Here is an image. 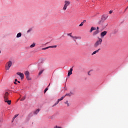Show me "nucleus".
<instances>
[{
	"mask_svg": "<svg viewBox=\"0 0 128 128\" xmlns=\"http://www.w3.org/2000/svg\"><path fill=\"white\" fill-rule=\"evenodd\" d=\"M8 92H5L4 93V102H7V104H12V100H8Z\"/></svg>",
	"mask_w": 128,
	"mask_h": 128,
	"instance_id": "1",
	"label": "nucleus"
},
{
	"mask_svg": "<svg viewBox=\"0 0 128 128\" xmlns=\"http://www.w3.org/2000/svg\"><path fill=\"white\" fill-rule=\"evenodd\" d=\"M12 66V60L8 61L6 64V70H8L10 68V66Z\"/></svg>",
	"mask_w": 128,
	"mask_h": 128,
	"instance_id": "2",
	"label": "nucleus"
},
{
	"mask_svg": "<svg viewBox=\"0 0 128 128\" xmlns=\"http://www.w3.org/2000/svg\"><path fill=\"white\" fill-rule=\"evenodd\" d=\"M102 39L98 38V40H97L94 44V48H98L100 44H102Z\"/></svg>",
	"mask_w": 128,
	"mask_h": 128,
	"instance_id": "3",
	"label": "nucleus"
},
{
	"mask_svg": "<svg viewBox=\"0 0 128 128\" xmlns=\"http://www.w3.org/2000/svg\"><path fill=\"white\" fill-rule=\"evenodd\" d=\"M64 4H64V8H63L64 10H66V8H68V6L70 4V1L66 0L64 2Z\"/></svg>",
	"mask_w": 128,
	"mask_h": 128,
	"instance_id": "4",
	"label": "nucleus"
},
{
	"mask_svg": "<svg viewBox=\"0 0 128 128\" xmlns=\"http://www.w3.org/2000/svg\"><path fill=\"white\" fill-rule=\"evenodd\" d=\"M24 74L26 76V80H32V78H30V72H28V71H26L24 72Z\"/></svg>",
	"mask_w": 128,
	"mask_h": 128,
	"instance_id": "5",
	"label": "nucleus"
},
{
	"mask_svg": "<svg viewBox=\"0 0 128 128\" xmlns=\"http://www.w3.org/2000/svg\"><path fill=\"white\" fill-rule=\"evenodd\" d=\"M108 18V14H103L102 17V20H106V18Z\"/></svg>",
	"mask_w": 128,
	"mask_h": 128,
	"instance_id": "6",
	"label": "nucleus"
},
{
	"mask_svg": "<svg viewBox=\"0 0 128 128\" xmlns=\"http://www.w3.org/2000/svg\"><path fill=\"white\" fill-rule=\"evenodd\" d=\"M16 74H18V76H19L21 78V80H24V74L20 72H16Z\"/></svg>",
	"mask_w": 128,
	"mask_h": 128,
	"instance_id": "7",
	"label": "nucleus"
},
{
	"mask_svg": "<svg viewBox=\"0 0 128 128\" xmlns=\"http://www.w3.org/2000/svg\"><path fill=\"white\" fill-rule=\"evenodd\" d=\"M106 34H108L107 31H104L100 33V37L102 38L105 36H106Z\"/></svg>",
	"mask_w": 128,
	"mask_h": 128,
	"instance_id": "8",
	"label": "nucleus"
},
{
	"mask_svg": "<svg viewBox=\"0 0 128 128\" xmlns=\"http://www.w3.org/2000/svg\"><path fill=\"white\" fill-rule=\"evenodd\" d=\"M72 74V68H70V70L68 72V76H70Z\"/></svg>",
	"mask_w": 128,
	"mask_h": 128,
	"instance_id": "9",
	"label": "nucleus"
},
{
	"mask_svg": "<svg viewBox=\"0 0 128 128\" xmlns=\"http://www.w3.org/2000/svg\"><path fill=\"white\" fill-rule=\"evenodd\" d=\"M40 108L37 109L35 111H34L33 112V114L35 115L38 114L40 112Z\"/></svg>",
	"mask_w": 128,
	"mask_h": 128,
	"instance_id": "10",
	"label": "nucleus"
},
{
	"mask_svg": "<svg viewBox=\"0 0 128 128\" xmlns=\"http://www.w3.org/2000/svg\"><path fill=\"white\" fill-rule=\"evenodd\" d=\"M100 48H99L95 51H94L92 54V56H94V54H96L97 52H100Z\"/></svg>",
	"mask_w": 128,
	"mask_h": 128,
	"instance_id": "11",
	"label": "nucleus"
},
{
	"mask_svg": "<svg viewBox=\"0 0 128 128\" xmlns=\"http://www.w3.org/2000/svg\"><path fill=\"white\" fill-rule=\"evenodd\" d=\"M100 34V31H97L96 30L95 32H94L92 36H96V34Z\"/></svg>",
	"mask_w": 128,
	"mask_h": 128,
	"instance_id": "12",
	"label": "nucleus"
},
{
	"mask_svg": "<svg viewBox=\"0 0 128 128\" xmlns=\"http://www.w3.org/2000/svg\"><path fill=\"white\" fill-rule=\"evenodd\" d=\"M96 30V28L92 26L90 30V32H92L93 30Z\"/></svg>",
	"mask_w": 128,
	"mask_h": 128,
	"instance_id": "13",
	"label": "nucleus"
},
{
	"mask_svg": "<svg viewBox=\"0 0 128 128\" xmlns=\"http://www.w3.org/2000/svg\"><path fill=\"white\" fill-rule=\"evenodd\" d=\"M72 94V92H71L70 93L66 94V95H65V96H70Z\"/></svg>",
	"mask_w": 128,
	"mask_h": 128,
	"instance_id": "14",
	"label": "nucleus"
},
{
	"mask_svg": "<svg viewBox=\"0 0 128 128\" xmlns=\"http://www.w3.org/2000/svg\"><path fill=\"white\" fill-rule=\"evenodd\" d=\"M20 36H22V33L21 32L18 33L16 35L17 38H20Z\"/></svg>",
	"mask_w": 128,
	"mask_h": 128,
	"instance_id": "15",
	"label": "nucleus"
},
{
	"mask_svg": "<svg viewBox=\"0 0 128 128\" xmlns=\"http://www.w3.org/2000/svg\"><path fill=\"white\" fill-rule=\"evenodd\" d=\"M44 72V69H42V70H40L38 73V76H40V74H42Z\"/></svg>",
	"mask_w": 128,
	"mask_h": 128,
	"instance_id": "16",
	"label": "nucleus"
},
{
	"mask_svg": "<svg viewBox=\"0 0 128 128\" xmlns=\"http://www.w3.org/2000/svg\"><path fill=\"white\" fill-rule=\"evenodd\" d=\"M36 46V43H33L30 46V48H32Z\"/></svg>",
	"mask_w": 128,
	"mask_h": 128,
	"instance_id": "17",
	"label": "nucleus"
},
{
	"mask_svg": "<svg viewBox=\"0 0 128 128\" xmlns=\"http://www.w3.org/2000/svg\"><path fill=\"white\" fill-rule=\"evenodd\" d=\"M72 38H73L74 40H78V36H72Z\"/></svg>",
	"mask_w": 128,
	"mask_h": 128,
	"instance_id": "18",
	"label": "nucleus"
},
{
	"mask_svg": "<svg viewBox=\"0 0 128 128\" xmlns=\"http://www.w3.org/2000/svg\"><path fill=\"white\" fill-rule=\"evenodd\" d=\"M56 45H55V46H49V48H56Z\"/></svg>",
	"mask_w": 128,
	"mask_h": 128,
	"instance_id": "19",
	"label": "nucleus"
},
{
	"mask_svg": "<svg viewBox=\"0 0 128 128\" xmlns=\"http://www.w3.org/2000/svg\"><path fill=\"white\" fill-rule=\"evenodd\" d=\"M26 96H23L21 99H20V100L21 101H23V100H26Z\"/></svg>",
	"mask_w": 128,
	"mask_h": 128,
	"instance_id": "20",
	"label": "nucleus"
},
{
	"mask_svg": "<svg viewBox=\"0 0 128 128\" xmlns=\"http://www.w3.org/2000/svg\"><path fill=\"white\" fill-rule=\"evenodd\" d=\"M32 30V28H30L28 31H27V34H28Z\"/></svg>",
	"mask_w": 128,
	"mask_h": 128,
	"instance_id": "21",
	"label": "nucleus"
},
{
	"mask_svg": "<svg viewBox=\"0 0 128 128\" xmlns=\"http://www.w3.org/2000/svg\"><path fill=\"white\" fill-rule=\"evenodd\" d=\"M64 96H62L61 97L60 99H58V100L59 101V102H60V100H64Z\"/></svg>",
	"mask_w": 128,
	"mask_h": 128,
	"instance_id": "22",
	"label": "nucleus"
},
{
	"mask_svg": "<svg viewBox=\"0 0 128 128\" xmlns=\"http://www.w3.org/2000/svg\"><path fill=\"white\" fill-rule=\"evenodd\" d=\"M58 102H60V101L59 100H57L56 103L53 105V106H56V104H58Z\"/></svg>",
	"mask_w": 128,
	"mask_h": 128,
	"instance_id": "23",
	"label": "nucleus"
},
{
	"mask_svg": "<svg viewBox=\"0 0 128 128\" xmlns=\"http://www.w3.org/2000/svg\"><path fill=\"white\" fill-rule=\"evenodd\" d=\"M48 88L47 87L44 90V94H46V92H48Z\"/></svg>",
	"mask_w": 128,
	"mask_h": 128,
	"instance_id": "24",
	"label": "nucleus"
},
{
	"mask_svg": "<svg viewBox=\"0 0 128 128\" xmlns=\"http://www.w3.org/2000/svg\"><path fill=\"white\" fill-rule=\"evenodd\" d=\"M48 48H50V46L44 48H42V50H48Z\"/></svg>",
	"mask_w": 128,
	"mask_h": 128,
	"instance_id": "25",
	"label": "nucleus"
},
{
	"mask_svg": "<svg viewBox=\"0 0 128 128\" xmlns=\"http://www.w3.org/2000/svg\"><path fill=\"white\" fill-rule=\"evenodd\" d=\"M84 26V22H82L80 24L79 26Z\"/></svg>",
	"mask_w": 128,
	"mask_h": 128,
	"instance_id": "26",
	"label": "nucleus"
},
{
	"mask_svg": "<svg viewBox=\"0 0 128 128\" xmlns=\"http://www.w3.org/2000/svg\"><path fill=\"white\" fill-rule=\"evenodd\" d=\"M67 36H70V38H72V33L68 34Z\"/></svg>",
	"mask_w": 128,
	"mask_h": 128,
	"instance_id": "27",
	"label": "nucleus"
},
{
	"mask_svg": "<svg viewBox=\"0 0 128 128\" xmlns=\"http://www.w3.org/2000/svg\"><path fill=\"white\" fill-rule=\"evenodd\" d=\"M100 28H98V27H96V30H97V32H100Z\"/></svg>",
	"mask_w": 128,
	"mask_h": 128,
	"instance_id": "28",
	"label": "nucleus"
},
{
	"mask_svg": "<svg viewBox=\"0 0 128 128\" xmlns=\"http://www.w3.org/2000/svg\"><path fill=\"white\" fill-rule=\"evenodd\" d=\"M54 128H62V127H60V126H54Z\"/></svg>",
	"mask_w": 128,
	"mask_h": 128,
	"instance_id": "29",
	"label": "nucleus"
},
{
	"mask_svg": "<svg viewBox=\"0 0 128 128\" xmlns=\"http://www.w3.org/2000/svg\"><path fill=\"white\" fill-rule=\"evenodd\" d=\"M64 104H68V101L66 100V102H64Z\"/></svg>",
	"mask_w": 128,
	"mask_h": 128,
	"instance_id": "30",
	"label": "nucleus"
},
{
	"mask_svg": "<svg viewBox=\"0 0 128 128\" xmlns=\"http://www.w3.org/2000/svg\"><path fill=\"white\" fill-rule=\"evenodd\" d=\"M109 14H112V10H110L109 12Z\"/></svg>",
	"mask_w": 128,
	"mask_h": 128,
	"instance_id": "31",
	"label": "nucleus"
},
{
	"mask_svg": "<svg viewBox=\"0 0 128 128\" xmlns=\"http://www.w3.org/2000/svg\"><path fill=\"white\" fill-rule=\"evenodd\" d=\"M17 116H18V114H16L14 115V117L16 118Z\"/></svg>",
	"mask_w": 128,
	"mask_h": 128,
	"instance_id": "32",
	"label": "nucleus"
},
{
	"mask_svg": "<svg viewBox=\"0 0 128 128\" xmlns=\"http://www.w3.org/2000/svg\"><path fill=\"white\" fill-rule=\"evenodd\" d=\"M29 116H32V113L30 114Z\"/></svg>",
	"mask_w": 128,
	"mask_h": 128,
	"instance_id": "33",
	"label": "nucleus"
},
{
	"mask_svg": "<svg viewBox=\"0 0 128 128\" xmlns=\"http://www.w3.org/2000/svg\"><path fill=\"white\" fill-rule=\"evenodd\" d=\"M86 22V20H84L82 22H83V24H84V22Z\"/></svg>",
	"mask_w": 128,
	"mask_h": 128,
	"instance_id": "34",
	"label": "nucleus"
},
{
	"mask_svg": "<svg viewBox=\"0 0 128 128\" xmlns=\"http://www.w3.org/2000/svg\"><path fill=\"white\" fill-rule=\"evenodd\" d=\"M90 71H89V72H88V76H90Z\"/></svg>",
	"mask_w": 128,
	"mask_h": 128,
	"instance_id": "35",
	"label": "nucleus"
},
{
	"mask_svg": "<svg viewBox=\"0 0 128 128\" xmlns=\"http://www.w3.org/2000/svg\"><path fill=\"white\" fill-rule=\"evenodd\" d=\"M14 84H18V83H16V82H14Z\"/></svg>",
	"mask_w": 128,
	"mask_h": 128,
	"instance_id": "36",
	"label": "nucleus"
},
{
	"mask_svg": "<svg viewBox=\"0 0 128 128\" xmlns=\"http://www.w3.org/2000/svg\"><path fill=\"white\" fill-rule=\"evenodd\" d=\"M68 106H70V104L68 103L67 104Z\"/></svg>",
	"mask_w": 128,
	"mask_h": 128,
	"instance_id": "37",
	"label": "nucleus"
},
{
	"mask_svg": "<svg viewBox=\"0 0 128 128\" xmlns=\"http://www.w3.org/2000/svg\"><path fill=\"white\" fill-rule=\"evenodd\" d=\"M15 82H18V79H15Z\"/></svg>",
	"mask_w": 128,
	"mask_h": 128,
	"instance_id": "38",
	"label": "nucleus"
},
{
	"mask_svg": "<svg viewBox=\"0 0 128 128\" xmlns=\"http://www.w3.org/2000/svg\"><path fill=\"white\" fill-rule=\"evenodd\" d=\"M17 82H18V84H20V81H17Z\"/></svg>",
	"mask_w": 128,
	"mask_h": 128,
	"instance_id": "39",
	"label": "nucleus"
},
{
	"mask_svg": "<svg viewBox=\"0 0 128 128\" xmlns=\"http://www.w3.org/2000/svg\"><path fill=\"white\" fill-rule=\"evenodd\" d=\"M128 6H127V8L125 9V10H128Z\"/></svg>",
	"mask_w": 128,
	"mask_h": 128,
	"instance_id": "40",
	"label": "nucleus"
},
{
	"mask_svg": "<svg viewBox=\"0 0 128 128\" xmlns=\"http://www.w3.org/2000/svg\"><path fill=\"white\" fill-rule=\"evenodd\" d=\"M50 86V84L48 86Z\"/></svg>",
	"mask_w": 128,
	"mask_h": 128,
	"instance_id": "41",
	"label": "nucleus"
},
{
	"mask_svg": "<svg viewBox=\"0 0 128 128\" xmlns=\"http://www.w3.org/2000/svg\"><path fill=\"white\" fill-rule=\"evenodd\" d=\"M14 118H14V116L13 118V120H14Z\"/></svg>",
	"mask_w": 128,
	"mask_h": 128,
	"instance_id": "42",
	"label": "nucleus"
},
{
	"mask_svg": "<svg viewBox=\"0 0 128 128\" xmlns=\"http://www.w3.org/2000/svg\"><path fill=\"white\" fill-rule=\"evenodd\" d=\"M99 24H100V21L99 22Z\"/></svg>",
	"mask_w": 128,
	"mask_h": 128,
	"instance_id": "43",
	"label": "nucleus"
},
{
	"mask_svg": "<svg viewBox=\"0 0 128 128\" xmlns=\"http://www.w3.org/2000/svg\"><path fill=\"white\" fill-rule=\"evenodd\" d=\"M0 52H1L0 50Z\"/></svg>",
	"mask_w": 128,
	"mask_h": 128,
	"instance_id": "44",
	"label": "nucleus"
}]
</instances>
